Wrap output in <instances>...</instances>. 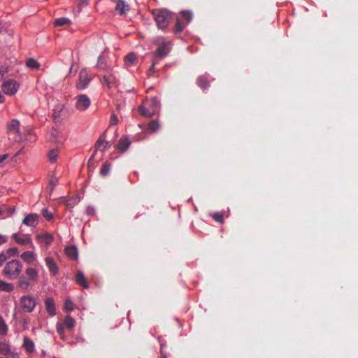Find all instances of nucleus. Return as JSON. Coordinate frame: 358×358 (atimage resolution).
<instances>
[{"label": "nucleus", "mask_w": 358, "mask_h": 358, "mask_svg": "<svg viewBox=\"0 0 358 358\" xmlns=\"http://www.w3.org/2000/svg\"><path fill=\"white\" fill-rule=\"evenodd\" d=\"M96 68L101 71L107 72V74L103 76V85H106L108 88H111L117 82V77L113 68L107 64L106 57L101 55L98 57L97 63L96 65Z\"/></svg>", "instance_id": "obj_1"}, {"label": "nucleus", "mask_w": 358, "mask_h": 358, "mask_svg": "<svg viewBox=\"0 0 358 358\" xmlns=\"http://www.w3.org/2000/svg\"><path fill=\"white\" fill-rule=\"evenodd\" d=\"M152 13L158 28L161 29H166L173 17L172 13L166 9H155Z\"/></svg>", "instance_id": "obj_2"}, {"label": "nucleus", "mask_w": 358, "mask_h": 358, "mask_svg": "<svg viewBox=\"0 0 358 358\" xmlns=\"http://www.w3.org/2000/svg\"><path fill=\"white\" fill-rule=\"evenodd\" d=\"M22 271V264L18 260H11L8 262L3 270V274L8 279H16Z\"/></svg>", "instance_id": "obj_3"}, {"label": "nucleus", "mask_w": 358, "mask_h": 358, "mask_svg": "<svg viewBox=\"0 0 358 358\" xmlns=\"http://www.w3.org/2000/svg\"><path fill=\"white\" fill-rule=\"evenodd\" d=\"M25 276H21L18 281V287L24 290H27L30 286V282H36L38 278V272L32 267H28L25 270Z\"/></svg>", "instance_id": "obj_4"}, {"label": "nucleus", "mask_w": 358, "mask_h": 358, "mask_svg": "<svg viewBox=\"0 0 358 358\" xmlns=\"http://www.w3.org/2000/svg\"><path fill=\"white\" fill-rule=\"evenodd\" d=\"M36 305L35 299L31 295H24L20 299V310L24 313H32Z\"/></svg>", "instance_id": "obj_5"}, {"label": "nucleus", "mask_w": 358, "mask_h": 358, "mask_svg": "<svg viewBox=\"0 0 358 358\" xmlns=\"http://www.w3.org/2000/svg\"><path fill=\"white\" fill-rule=\"evenodd\" d=\"M8 134L10 138L12 137L13 141L17 142L21 140L20 133V122L17 120H12L8 124Z\"/></svg>", "instance_id": "obj_6"}, {"label": "nucleus", "mask_w": 358, "mask_h": 358, "mask_svg": "<svg viewBox=\"0 0 358 358\" xmlns=\"http://www.w3.org/2000/svg\"><path fill=\"white\" fill-rule=\"evenodd\" d=\"M74 100L75 108L80 112L85 111L91 105L90 99L86 94H80Z\"/></svg>", "instance_id": "obj_7"}, {"label": "nucleus", "mask_w": 358, "mask_h": 358, "mask_svg": "<svg viewBox=\"0 0 358 358\" xmlns=\"http://www.w3.org/2000/svg\"><path fill=\"white\" fill-rule=\"evenodd\" d=\"M1 88L6 94L13 95L17 92L19 85L15 80L9 79L2 84Z\"/></svg>", "instance_id": "obj_8"}, {"label": "nucleus", "mask_w": 358, "mask_h": 358, "mask_svg": "<svg viewBox=\"0 0 358 358\" xmlns=\"http://www.w3.org/2000/svg\"><path fill=\"white\" fill-rule=\"evenodd\" d=\"M12 238L20 245H29L30 248H34V245L29 234L21 235L19 233H15L12 235Z\"/></svg>", "instance_id": "obj_9"}, {"label": "nucleus", "mask_w": 358, "mask_h": 358, "mask_svg": "<svg viewBox=\"0 0 358 358\" xmlns=\"http://www.w3.org/2000/svg\"><path fill=\"white\" fill-rule=\"evenodd\" d=\"M91 78L89 77L87 71L85 69H83L79 73V80L76 84V87L79 90H85L87 87Z\"/></svg>", "instance_id": "obj_10"}, {"label": "nucleus", "mask_w": 358, "mask_h": 358, "mask_svg": "<svg viewBox=\"0 0 358 358\" xmlns=\"http://www.w3.org/2000/svg\"><path fill=\"white\" fill-rule=\"evenodd\" d=\"M0 354L6 358H17V354L11 350L10 345L5 342L0 341Z\"/></svg>", "instance_id": "obj_11"}, {"label": "nucleus", "mask_w": 358, "mask_h": 358, "mask_svg": "<svg viewBox=\"0 0 358 358\" xmlns=\"http://www.w3.org/2000/svg\"><path fill=\"white\" fill-rule=\"evenodd\" d=\"M38 215L36 213L28 214L22 220V224L35 227L38 224Z\"/></svg>", "instance_id": "obj_12"}, {"label": "nucleus", "mask_w": 358, "mask_h": 358, "mask_svg": "<svg viewBox=\"0 0 358 358\" xmlns=\"http://www.w3.org/2000/svg\"><path fill=\"white\" fill-rule=\"evenodd\" d=\"M170 52L169 43H163L159 45L155 51V56L158 59H163Z\"/></svg>", "instance_id": "obj_13"}, {"label": "nucleus", "mask_w": 358, "mask_h": 358, "mask_svg": "<svg viewBox=\"0 0 358 358\" xmlns=\"http://www.w3.org/2000/svg\"><path fill=\"white\" fill-rule=\"evenodd\" d=\"M45 307L50 316L56 315L55 303L52 298L48 297L45 300Z\"/></svg>", "instance_id": "obj_14"}, {"label": "nucleus", "mask_w": 358, "mask_h": 358, "mask_svg": "<svg viewBox=\"0 0 358 358\" xmlns=\"http://www.w3.org/2000/svg\"><path fill=\"white\" fill-rule=\"evenodd\" d=\"M46 265L50 271V272L53 275H56L58 273L59 268L57 266L55 261L53 258L50 257H48L45 259Z\"/></svg>", "instance_id": "obj_15"}, {"label": "nucleus", "mask_w": 358, "mask_h": 358, "mask_svg": "<svg viewBox=\"0 0 358 358\" xmlns=\"http://www.w3.org/2000/svg\"><path fill=\"white\" fill-rule=\"evenodd\" d=\"M131 145V141L127 136H122L119 140L117 144V148L121 151L122 152H124L126 150L129 148Z\"/></svg>", "instance_id": "obj_16"}, {"label": "nucleus", "mask_w": 358, "mask_h": 358, "mask_svg": "<svg viewBox=\"0 0 358 358\" xmlns=\"http://www.w3.org/2000/svg\"><path fill=\"white\" fill-rule=\"evenodd\" d=\"M22 347L24 348L26 351L31 354L35 350V345L33 341L29 339L27 336H24Z\"/></svg>", "instance_id": "obj_17"}, {"label": "nucleus", "mask_w": 358, "mask_h": 358, "mask_svg": "<svg viewBox=\"0 0 358 358\" xmlns=\"http://www.w3.org/2000/svg\"><path fill=\"white\" fill-rule=\"evenodd\" d=\"M36 239L44 243L45 245H49L52 243L54 238L52 234L45 233L37 235Z\"/></svg>", "instance_id": "obj_18"}, {"label": "nucleus", "mask_w": 358, "mask_h": 358, "mask_svg": "<svg viewBox=\"0 0 358 358\" xmlns=\"http://www.w3.org/2000/svg\"><path fill=\"white\" fill-rule=\"evenodd\" d=\"M65 253L68 257L71 259L76 260L78 259V249L74 245L68 246L65 249Z\"/></svg>", "instance_id": "obj_19"}, {"label": "nucleus", "mask_w": 358, "mask_h": 358, "mask_svg": "<svg viewBox=\"0 0 358 358\" xmlns=\"http://www.w3.org/2000/svg\"><path fill=\"white\" fill-rule=\"evenodd\" d=\"M76 282L82 286L83 288L87 289L89 287L88 283L86 278H85L84 273L82 271H78L76 275Z\"/></svg>", "instance_id": "obj_20"}, {"label": "nucleus", "mask_w": 358, "mask_h": 358, "mask_svg": "<svg viewBox=\"0 0 358 358\" xmlns=\"http://www.w3.org/2000/svg\"><path fill=\"white\" fill-rule=\"evenodd\" d=\"M196 83L203 90H206L210 87V82L208 78L203 75L198 77Z\"/></svg>", "instance_id": "obj_21"}, {"label": "nucleus", "mask_w": 358, "mask_h": 358, "mask_svg": "<svg viewBox=\"0 0 358 358\" xmlns=\"http://www.w3.org/2000/svg\"><path fill=\"white\" fill-rule=\"evenodd\" d=\"M105 134H103L97 140L95 144V149L103 151L108 146V143L104 139Z\"/></svg>", "instance_id": "obj_22"}, {"label": "nucleus", "mask_w": 358, "mask_h": 358, "mask_svg": "<svg viewBox=\"0 0 358 358\" xmlns=\"http://www.w3.org/2000/svg\"><path fill=\"white\" fill-rule=\"evenodd\" d=\"M129 6L124 1L119 0L116 4L115 10L120 15L126 13V11L129 10Z\"/></svg>", "instance_id": "obj_23"}, {"label": "nucleus", "mask_w": 358, "mask_h": 358, "mask_svg": "<svg viewBox=\"0 0 358 358\" xmlns=\"http://www.w3.org/2000/svg\"><path fill=\"white\" fill-rule=\"evenodd\" d=\"M137 61L136 55L134 52L127 54L124 58V65L127 66H131L135 64Z\"/></svg>", "instance_id": "obj_24"}, {"label": "nucleus", "mask_w": 358, "mask_h": 358, "mask_svg": "<svg viewBox=\"0 0 358 358\" xmlns=\"http://www.w3.org/2000/svg\"><path fill=\"white\" fill-rule=\"evenodd\" d=\"M21 258L27 264H31L35 260V256L33 252L26 251L21 255Z\"/></svg>", "instance_id": "obj_25"}, {"label": "nucleus", "mask_w": 358, "mask_h": 358, "mask_svg": "<svg viewBox=\"0 0 358 358\" xmlns=\"http://www.w3.org/2000/svg\"><path fill=\"white\" fill-rule=\"evenodd\" d=\"M138 111L141 115L145 117H152L155 115V111H152V109L145 108L143 105L139 106Z\"/></svg>", "instance_id": "obj_26"}, {"label": "nucleus", "mask_w": 358, "mask_h": 358, "mask_svg": "<svg viewBox=\"0 0 358 358\" xmlns=\"http://www.w3.org/2000/svg\"><path fill=\"white\" fill-rule=\"evenodd\" d=\"M14 286L12 283L0 280V290L10 292H12Z\"/></svg>", "instance_id": "obj_27"}, {"label": "nucleus", "mask_w": 358, "mask_h": 358, "mask_svg": "<svg viewBox=\"0 0 358 358\" xmlns=\"http://www.w3.org/2000/svg\"><path fill=\"white\" fill-rule=\"evenodd\" d=\"M62 324H64L66 329L71 330L75 326V320L71 316L68 315L65 317Z\"/></svg>", "instance_id": "obj_28"}, {"label": "nucleus", "mask_w": 358, "mask_h": 358, "mask_svg": "<svg viewBox=\"0 0 358 358\" xmlns=\"http://www.w3.org/2000/svg\"><path fill=\"white\" fill-rule=\"evenodd\" d=\"M26 66L31 69H38L40 64L34 58H29L26 62Z\"/></svg>", "instance_id": "obj_29"}, {"label": "nucleus", "mask_w": 358, "mask_h": 358, "mask_svg": "<svg viewBox=\"0 0 358 358\" xmlns=\"http://www.w3.org/2000/svg\"><path fill=\"white\" fill-rule=\"evenodd\" d=\"M186 24L182 22L180 19H177L174 25L173 31L175 33H180L183 31Z\"/></svg>", "instance_id": "obj_30"}, {"label": "nucleus", "mask_w": 358, "mask_h": 358, "mask_svg": "<svg viewBox=\"0 0 358 358\" xmlns=\"http://www.w3.org/2000/svg\"><path fill=\"white\" fill-rule=\"evenodd\" d=\"M64 108V106L63 104H57L54 110H53V114L52 117L55 120L59 117L61 113L62 112L63 109Z\"/></svg>", "instance_id": "obj_31"}, {"label": "nucleus", "mask_w": 358, "mask_h": 358, "mask_svg": "<svg viewBox=\"0 0 358 358\" xmlns=\"http://www.w3.org/2000/svg\"><path fill=\"white\" fill-rule=\"evenodd\" d=\"M159 102L156 97H152L150 99V108L152 111H155V114L159 108Z\"/></svg>", "instance_id": "obj_32"}, {"label": "nucleus", "mask_w": 358, "mask_h": 358, "mask_svg": "<svg viewBox=\"0 0 358 358\" xmlns=\"http://www.w3.org/2000/svg\"><path fill=\"white\" fill-rule=\"evenodd\" d=\"M71 24V21L69 18H66V17H60V18H57L55 20V22H54V24L55 26H63V25H66V24Z\"/></svg>", "instance_id": "obj_33"}, {"label": "nucleus", "mask_w": 358, "mask_h": 358, "mask_svg": "<svg viewBox=\"0 0 358 358\" xmlns=\"http://www.w3.org/2000/svg\"><path fill=\"white\" fill-rule=\"evenodd\" d=\"M211 217L213 218V220L220 224L224 223V215L222 213L216 212L211 215Z\"/></svg>", "instance_id": "obj_34"}, {"label": "nucleus", "mask_w": 358, "mask_h": 358, "mask_svg": "<svg viewBox=\"0 0 358 358\" xmlns=\"http://www.w3.org/2000/svg\"><path fill=\"white\" fill-rule=\"evenodd\" d=\"M110 171V165L108 163H104L102 166V168L100 171V174L101 176L105 177L106 176Z\"/></svg>", "instance_id": "obj_35"}, {"label": "nucleus", "mask_w": 358, "mask_h": 358, "mask_svg": "<svg viewBox=\"0 0 358 358\" xmlns=\"http://www.w3.org/2000/svg\"><path fill=\"white\" fill-rule=\"evenodd\" d=\"M182 17L184 20L186 21L185 24L189 23L191 22L192 19V13L190 11L188 10H182L181 12Z\"/></svg>", "instance_id": "obj_36"}, {"label": "nucleus", "mask_w": 358, "mask_h": 358, "mask_svg": "<svg viewBox=\"0 0 358 358\" xmlns=\"http://www.w3.org/2000/svg\"><path fill=\"white\" fill-rule=\"evenodd\" d=\"M80 201V198L78 196H76L75 197H73V198H71L68 200L66 201V205L68 206V207H73L74 206H76Z\"/></svg>", "instance_id": "obj_37"}, {"label": "nucleus", "mask_w": 358, "mask_h": 358, "mask_svg": "<svg viewBox=\"0 0 358 358\" xmlns=\"http://www.w3.org/2000/svg\"><path fill=\"white\" fill-rule=\"evenodd\" d=\"M58 157V150L54 149L48 152V159L50 162H56Z\"/></svg>", "instance_id": "obj_38"}, {"label": "nucleus", "mask_w": 358, "mask_h": 358, "mask_svg": "<svg viewBox=\"0 0 358 358\" xmlns=\"http://www.w3.org/2000/svg\"><path fill=\"white\" fill-rule=\"evenodd\" d=\"M148 128L151 131H156L159 128V124L157 120H152L148 125Z\"/></svg>", "instance_id": "obj_39"}, {"label": "nucleus", "mask_w": 358, "mask_h": 358, "mask_svg": "<svg viewBox=\"0 0 358 358\" xmlns=\"http://www.w3.org/2000/svg\"><path fill=\"white\" fill-rule=\"evenodd\" d=\"M18 252H18L17 248L14 247V248L8 249L5 254L6 255V257L8 259L11 257L17 256L18 255Z\"/></svg>", "instance_id": "obj_40"}, {"label": "nucleus", "mask_w": 358, "mask_h": 358, "mask_svg": "<svg viewBox=\"0 0 358 358\" xmlns=\"http://www.w3.org/2000/svg\"><path fill=\"white\" fill-rule=\"evenodd\" d=\"M8 331V327L5 323L3 319L1 316H0V334L2 335H6Z\"/></svg>", "instance_id": "obj_41"}, {"label": "nucleus", "mask_w": 358, "mask_h": 358, "mask_svg": "<svg viewBox=\"0 0 358 358\" xmlns=\"http://www.w3.org/2000/svg\"><path fill=\"white\" fill-rule=\"evenodd\" d=\"M64 325L62 323L57 324V331L62 339L64 338Z\"/></svg>", "instance_id": "obj_42"}, {"label": "nucleus", "mask_w": 358, "mask_h": 358, "mask_svg": "<svg viewBox=\"0 0 358 358\" xmlns=\"http://www.w3.org/2000/svg\"><path fill=\"white\" fill-rule=\"evenodd\" d=\"M64 310L66 311H71L73 310L74 306L70 299H66L64 302Z\"/></svg>", "instance_id": "obj_43"}, {"label": "nucleus", "mask_w": 358, "mask_h": 358, "mask_svg": "<svg viewBox=\"0 0 358 358\" xmlns=\"http://www.w3.org/2000/svg\"><path fill=\"white\" fill-rule=\"evenodd\" d=\"M42 213H43V217L47 220H50L52 219L53 217V215L52 213H50L48 209L46 208H44L42 210Z\"/></svg>", "instance_id": "obj_44"}, {"label": "nucleus", "mask_w": 358, "mask_h": 358, "mask_svg": "<svg viewBox=\"0 0 358 358\" xmlns=\"http://www.w3.org/2000/svg\"><path fill=\"white\" fill-rule=\"evenodd\" d=\"M58 182V179L56 177H52L50 181V185H51L50 192H52L54 187L57 185Z\"/></svg>", "instance_id": "obj_45"}, {"label": "nucleus", "mask_w": 358, "mask_h": 358, "mask_svg": "<svg viewBox=\"0 0 358 358\" xmlns=\"http://www.w3.org/2000/svg\"><path fill=\"white\" fill-rule=\"evenodd\" d=\"M156 64H157V61L154 60L152 63L151 66L150 67V69L148 70V72L149 76H152L155 73V66Z\"/></svg>", "instance_id": "obj_46"}, {"label": "nucleus", "mask_w": 358, "mask_h": 358, "mask_svg": "<svg viewBox=\"0 0 358 358\" xmlns=\"http://www.w3.org/2000/svg\"><path fill=\"white\" fill-rule=\"evenodd\" d=\"M7 260V257L5 252H2L0 253V267L3 264V263Z\"/></svg>", "instance_id": "obj_47"}, {"label": "nucleus", "mask_w": 358, "mask_h": 358, "mask_svg": "<svg viewBox=\"0 0 358 358\" xmlns=\"http://www.w3.org/2000/svg\"><path fill=\"white\" fill-rule=\"evenodd\" d=\"M117 122H118L117 117L115 114H113L110 117V124H116Z\"/></svg>", "instance_id": "obj_48"}, {"label": "nucleus", "mask_w": 358, "mask_h": 358, "mask_svg": "<svg viewBox=\"0 0 358 358\" xmlns=\"http://www.w3.org/2000/svg\"><path fill=\"white\" fill-rule=\"evenodd\" d=\"M86 213H87V215H92L94 214L95 213V210L93 207L92 206H88L87 208H86Z\"/></svg>", "instance_id": "obj_49"}, {"label": "nucleus", "mask_w": 358, "mask_h": 358, "mask_svg": "<svg viewBox=\"0 0 358 358\" xmlns=\"http://www.w3.org/2000/svg\"><path fill=\"white\" fill-rule=\"evenodd\" d=\"M7 237L6 236H3L0 234V245L5 243L7 242Z\"/></svg>", "instance_id": "obj_50"}, {"label": "nucleus", "mask_w": 358, "mask_h": 358, "mask_svg": "<svg viewBox=\"0 0 358 358\" xmlns=\"http://www.w3.org/2000/svg\"><path fill=\"white\" fill-rule=\"evenodd\" d=\"M56 133L57 132L55 131H52L51 133V136H50V141H54V142L56 141V140H57V134H56Z\"/></svg>", "instance_id": "obj_51"}, {"label": "nucleus", "mask_w": 358, "mask_h": 358, "mask_svg": "<svg viewBox=\"0 0 358 358\" xmlns=\"http://www.w3.org/2000/svg\"><path fill=\"white\" fill-rule=\"evenodd\" d=\"M8 155L7 154L0 155V163L3 162L8 157Z\"/></svg>", "instance_id": "obj_52"}, {"label": "nucleus", "mask_w": 358, "mask_h": 358, "mask_svg": "<svg viewBox=\"0 0 358 358\" xmlns=\"http://www.w3.org/2000/svg\"><path fill=\"white\" fill-rule=\"evenodd\" d=\"M15 207L10 208L9 209L10 214V215L13 214L15 212Z\"/></svg>", "instance_id": "obj_53"}, {"label": "nucleus", "mask_w": 358, "mask_h": 358, "mask_svg": "<svg viewBox=\"0 0 358 358\" xmlns=\"http://www.w3.org/2000/svg\"><path fill=\"white\" fill-rule=\"evenodd\" d=\"M23 327L24 329H26L27 328V322L26 320H24Z\"/></svg>", "instance_id": "obj_54"}, {"label": "nucleus", "mask_w": 358, "mask_h": 358, "mask_svg": "<svg viewBox=\"0 0 358 358\" xmlns=\"http://www.w3.org/2000/svg\"><path fill=\"white\" fill-rule=\"evenodd\" d=\"M93 157H94V156H92V157L90 158V159H89V161H88V165H90V164H92V162Z\"/></svg>", "instance_id": "obj_55"}, {"label": "nucleus", "mask_w": 358, "mask_h": 358, "mask_svg": "<svg viewBox=\"0 0 358 358\" xmlns=\"http://www.w3.org/2000/svg\"><path fill=\"white\" fill-rule=\"evenodd\" d=\"M3 27V24L0 22V33L2 31Z\"/></svg>", "instance_id": "obj_56"}, {"label": "nucleus", "mask_w": 358, "mask_h": 358, "mask_svg": "<svg viewBox=\"0 0 358 358\" xmlns=\"http://www.w3.org/2000/svg\"><path fill=\"white\" fill-rule=\"evenodd\" d=\"M163 358H166V356H164Z\"/></svg>", "instance_id": "obj_57"}, {"label": "nucleus", "mask_w": 358, "mask_h": 358, "mask_svg": "<svg viewBox=\"0 0 358 358\" xmlns=\"http://www.w3.org/2000/svg\"><path fill=\"white\" fill-rule=\"evenodd\" d=\"M0 358H3V357H0Z\"/></svg>", "instance_id": "obj_58"}]
</instances>
